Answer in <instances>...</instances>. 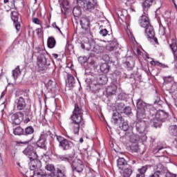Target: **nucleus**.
<instances>
[{
	"label": "nucleus",
	"mask_w": 177,
	"mask_h": 177,
	"mask_svg": "<svg viewBox=\"0 0 177 177\" xmlns=\"http://www.w3.org/2000/svg\"><path fill=\"white\" fill-rule=\"evenodd\" d=\"M157 168L158 169L160 168L161 169V168H162V165L161 164L158 165Z\"/></svg>",
	"instance_id": "63"
},
{
	"label": "nucleus",
	"mask_w": 177,
	"mask_h": 177,
	"mask_svg": "<svg viewBox=\"0 0 177 177\" xmlns=\"http://www.w3.org/2000/svg\"><path fill=\"white\" fill-rule=\"evenodd\" d=\"M19 112L10 115L9 120L10 122L13 125H20L21 123V118H20Z\"/></svg>",
	"instance_id": "13"
},
{
	"label": "nucleus",
	"mask_w": 177,
	"mask_h": 177,
	"mask_svg": "<svg viewBox=\"0 0 177 177\" xmlns=\"http://www.w3.org/2000/svg\"><path fill=\"white\" fill-rule=\"evenodd\" d=\"M23 111L19 112L21 117H31V109L30 108H24Z\"/></svg>",
	"instance_id": "32"
},
{
	"label": "nucleus",
	"mask_w": 177,
	"mask_h": 177,
	"mask_svg": "<svg viewBox=\"0 0 177 177\" xmlns=\"http://www.w3.org/2000/svg\"><path fill=\"white\" fill-rule=\"evenodd\" d=\"M109 44L106 46V50H109V52H113V50H115V49H117L118 48V43L117 41H108Z\"/></svg>",
	"instance_id": "20"
},
{
	"label": "nucleus",
	"mask_w": 177,
	"mask_h": 177,
	"mask_svg": "<svg viewBox=\"0 0 177 177\" xmlns=\"http://www.w3.org/2000/svg\"><path fill=\"white\" fill-rule=\"evenodd\" d=\"M70 46V43L68 41L66 43V48H67V49H68V47Z\"/></svg>",
	"instance_id": "64"
},
{
	"label": "nucleus",
	"mask_w": 177,
	"mask_h": 177,
	"mask_svg": "<svg viewBox=\"0 0 177 177\" xmlns=\"http://www.w3.org/2000/svg\"><path fill=\"white\" fill-rule=\"evenodd\" d=\"M80 26L84 31H89V28H91V21H89V18L87 17H82L80 21Z\"/></svg>",
	"instance_id": "16"
},
{
	"label": "nucleus",
	"mask_w": 177,
	"mask_h": 177,
	"mask_svg": "<svg viewBox=\"0 0 177 177\" xmlns=\"http://www.w3.org/2000/svg\"><path fill=\"white\" fill-rule=\"evenodd\" d=\"M47 45L48 48H50V49H53V48L55 46L56 40L53 38V37H48L47 41Z\"/></svg>",
	"instance_id": "34"
},
{
	"label": "nucleus",
	"mask_w": 177,
	"mask_h": 177,
	"mask_svg": "<svg viewBox=\"0 0 177 177\" xmlns=\"http://www.w3.org/2000/svg\"><path fill=\"white\" fill-rule=\"evenodd\" d=\"M171 2H173L176 9H177V0H171Z\"/></svg>",
	"instance_id": "59"
},
{
	"label": "nucleus",
	"mask_w": 177,
	"mask_h": 177,
	"mask_svg": "<svg viewBox=\"0 0 177 177\" xmlns=\"http://www.w3.org/2000/svg\"><path fill=\"white\" fill-rule=\"evenodd\" d=\"M124 109H125V104H124V103H122V102H120L118 104L116 110L118 113H122Z\"/></svg>",
	"instance_id": "42"
},
{
	"label": "nucleus",
	"mask_w": 177,
	"mask_h": 177,
	"mask_svg": "<svg viewBox=\"0 0 177 177\" xmlns=\"http://www.w3.org/2000/svg\"><path fill=\"white\" fill-rule=\"evenodd\" d=\"M108 81L109 78H107L106 75H100L97 79V82H98L99 85H104Z\"/></svg>",
	"instance_id": "27"
},
{
	"label": "nucleus",
	"mask_w": 177,
	"mask_h": 177,
	"mask_svg": "<svg viewBox=\"0 0 177 177\" xmlns=\"http://www.w3.org/2000/svg\"><path fill=\"white\" fill-rule=\"evenodd\" d=\"M32 23H34L35 24H41V20H39V19L38 18H33L32 19Z\"/></svg>",
	"instance_id": "52"
},
{
	"label": "nucleus",
	"mask_w": 177,
	"mask_h": 177,
	"mask_svg": "<svg viewBox=\"0 0 177 177\" xmlns=\"http://www.w3.org/2000/svg\"><path fill=\"white\" fill-rule=\"evenodd\" d=\"M145 118H137V122H136V129L137 132L138 133H142L141 135V140L142 142H146L147 140V136H146V127L147 125V123L146 122Z\"/></svg>",
	"instance_id": "5"
},
{
	"label": "nucleus",
	"mask_w": 177,
	"mask_h": 177,
	"mask_svg": "<svg viewBox=\"0 0 177 177\" xmlns=\"http://www.w3.org/2000/svg\"><path fill=\"white\" fill-rule=\"evenodd\" d=\"M77 5L83 6L88 12H92L97 6V0H77Z\"/></svg>",
	"instance_id": "6"
},
{
	"label": "nucleus",
	"mask_w": 177,
	"mask_h": 177,
	"mask_svg": "<svg viewBox=\"0 0 177 177\" xmlns=\"http://www.w3.org/2000/svg\"><path fill=\"white\" fill-rule=\"evenodd\" d=\"M169 131L170 133L173 135V136H177V126L172 125L169 127Z\"/></svg>",
	"instance_id": "39"
},
{
	"label": "nucleus",
	"mask_w": 177,
	"mask_h": 177,
	"mask_svg": "<svg viewBox=\"0 0 177 177\" xmlns=\"http://www.w3.org/2000/svg\"><path fill=\"white\" fill-rule=\"evenodd\" d=\"M50 177H60L64 176L66 175V167L60 166L59 168L57 169V171L54 173H50Z\"/></svg>",
	"instance_id": "17"
},
{
	"label": "nucleus",
	"mask_w": 177,
	"mask_h": 177,
	"mask_svg": "<svg viewBox=\"0 0 177 177\" xmlns=\"http://www.w3.org/2000/svg\"><path fill=\"white\" fill-rule=\"evenodd\" d=\"M100 34L102 35V37H106V35H109V37H110V35H109V31H107V29H102L100 30Z\"/></svg>",
	"instance_id": "49"
},
{
	"label": "nucleus",
	"mask_w": 177,
	"mask_h": 177,
	"mask_svg": "<svg viewBox=\"0 0 177 177\" xmlns=\"http://www.w3.org/2000/svg\"><path fill=\"white\" fill-rule=\"evenodd\" d=\"M24 154L28 157L29 160H35L37 158V152L34 151V147L31 145H28L24 151Z\"/></svg>",
	"instance_id": "10"
},
{
	"label": "nucleus",
	"mask_w": 177,
	"mask_h": 177,
	"mask_svg": "<svg viewBox=\"0 0 177 177\" xmlns=\"http://www.w3.org/2000/svg\"><path fill=\"white\" fill-rule=\"evenodd\" d=\"M11 19L14 23V26L17 31H20V28H21V26L20 25V22H19V12H17V11H12Z\"/></svg>",
	"instance_id": "14"
},
{
	"label": "nucleus",
	"mask_w": 177,
	"mask_h": 177,
	"mask_svg": "<svg viewBox=\"0 0 177 177\" xmlns=\"http://www.w3.org/2000/svg\"><path fill=\"white\" fill-rule=\"evenodd\" d=\"M2 164H3V160H2V156H1V153H0V167L1 165H2Z\"/></svg>",
	"instance_id": "60"
},
{
	"label": "nucleus",
	"mask_w": 177,
	"mask_h": 177,
	"mask_svg": "<svg viewBox=\"0 0 177 177\" xmlns=\"http://www.w3.org/2000/svg\"><path fill=\"white\" fill-rule=\"evenodd\" d=\"M139 24L140 27H142L143 28H146L149 27V26H151L147 12H143V15L140 17L139 19Z\"/></svg>",
	"instance_id": "12"
},
{
	"label": "nucleus",
	"mask_w": 177,
	"mask_h": 177,
	"mask_svg": "<svg viewBox=\"0 0 177 177\" xmlns=\"http://www.w3.org/2000/svg\"><path fill=\"white\" fill-rule=\"evenodd\" d=\"M125 136L127 138H129L131 143H136L137 142H139V140H142V136L135 134L132 131L126 132Z\"/></svg>",
	"instance_id": "15"
},
{
	"label": "nucleus",
	"mask_w": 177,
	"mask_h": 177,
	"mask_svg": "<svg viewBox=\"0 0 177 177\" xmlns=\"http://www.w3.org/2000/svg\"><path fill=\"white\" fill-rule=\"evenodd\" d=\"M160 175H161V171H160V170H158L153 174H151L149 177H160Z\"/></svg>",
	"instance_id": "51"
},
{
	"label": "nucleus",
	"mask_w": 177,
	"mask_h": 177,
	"mask_svg": "<svg viewBox=\"0 0 177 177\" xmlns=\"http://www.w3.org/2000/svg\"><path fill=\"white\" fill-rule=\"evenodd\" d=\"M120 113V112H118V111L113 113L111 118V122H113V124H117L118 121H120V122H122V121H124V118H122V116H121Z\"/></svg>",
	"instance_id": "19"
},
{
	"label": "nucleus",
	"mask_w": 177,
	"mask_h": 177,
	"mask_svg": "<svg viewBox=\"0 0 177 177\" xmlns=\"http://www.w3.org/2000/svg\"><path fill=\"white\" fill-rule=\"evenodd\" d=\"M130 149L131 151H134V153H136L138 150H139V145H138V144H132L130 146Z\"/></svg>",
	"instance_id": "45"
},
{
	"label": "nucleus",
	"mask_w": 177,
	"mask_h": 177,
	"mask_svg": "<svg viewBox=\"0 0 177 177\" xmlns=\"http://www.w3.org/2000/svg\"><path fill=\"white\" fill-rule=\"evenodd\" d=\"M59 160L65 162H69L71 165V169L73 174H82L84 168H85L82 160L75 158L73 154L62 155L59 156Z\"/></svg>",
	"instance_id": "1"
},
{
	"label": "nucleus",
	"mask_w": 177,
	"mask_h": 177,
	"mask_svg": "<svg viewBox=\"0 0 177 177\" xmlns=\"http://www.w3.org/2000/svg\"><path fill=\"white\" fill-rule=\"evenodd\" d=\"M138 171L141 175H145V174H146V171H147V166H143L142 168L138 169Z\"/></svg>",
	"instance_id": "47"
},
{
	"label": "nucleus",
	"mask_w": 177,
	"mask_h": 177,
	"mask_svg": "<svg viewBox=\"0 0 177 177\" xmlns=\"http://www.w3.org/2000/svg\"><path fill=\"white\" fill-rule=\"evenodd\" d=\"M167 118H168V113L162 110H159L156 111L155 117L151 119V124H152L155 128H160L162 122L167 121Z\"/></svg>",
	"instance_id": "3"
},
{
	"label": "nucleus",
	"mask_w": 177,
	"mask_h": 177,
	"mask_svg": "<svg viewBox=\"0 0 177 177\" xmlns=\"http://www.w3.org/2000/svg\"><path fill=\"white\" fill-rule=\"evenodd\" d=\"M151 64L152 66H158L159 67H162V68H165V67H167L165 64L160 63L158 61H151Z\"/></svg>",
	"instance_id": "43"
},
{
	"label": "nucleus",
	"mask_w": 177,
	"mask_h": 177,
	"mask_svg": "<svg viewBox=\"0 0 177 177\" xmlns=\"http://www.w3.org/2000/svg\"><path fill=\"white\" fill-rule=\"evenodd\" d=\"M68 4H69L68 1H67V0H64L63 1V2H62V7H63V9L64 10H66V9H68Z\"/></svg>",
	"instance_id": "50"
},
{
	"label": "nucleus",
	"mask_w": 177,
	"mask_h": 177,
	"mask_svg": "<svg viewBox=\"0 0 177 177\" xmlns=\"http://www.w3.org/2000/svg\"><path fill=\"white\" fill-rule=\"evenodd\" d=\"M145 33L147 34V37L149 39L154 38L156 35V32H154V28L151 25H149V26H147V28H145Z\"/></svg>",
	"instance_id": "21"
},
{
	"label": "nucleus",
	"mask_w": 177,
	"mask_h": 177,
	"mask_svg": "<svg viewBox=\"0 0 177 177\" xmlns=\"http://www.w3.org/2000/svg\"><path fill=\"white\" fill-rule=\"evenodd\" d=\"M13 133L14 135H24V129H23V128L18 127L17 128H15L13 131Z\"/></svg>",
	"instance_id": "38"
},
{
	"label": "nucleus",
	"mask_w": 177,
	"mask_h": 177,
	"mask_svg": "<svg viewBox=\"0 0 177 177\" xmlns=\"http://www.w3.org/2000/svg\"><path fill=\"white\" fill-rule=\"evenodd\" d=\"M136 177H145V174H140V173L136 175Z\"/></svg>",
	"instance_id": "61"
},
{
	"label": "nucleus",
	"mask_w": 177,
	"mask_h": 177,
	"mask_svg": "<svg viewBox=\"0 0 177 177\" xmlns=\"http://www.w3.org/2000/svg\"><path fill=\"white\" fill-rule=\"evenodd\" d=\"M137 118H146L147 104L142 99H138L136 102Z\"/></svg>",
	"instance_id": "7"
},
{
	"label": "nucleus",
	"mask_w": 177,
	"mask_h": 177,
	"mask_svg": "<svg viewBox=\"0 0 177 177\" xmlns=\"http://www.w3.org/2000/svg\"><path fill=\"white\" fill-rule=\"evenodd\" d=\"M117 162L119 169H121L122 171L124 168H127V160H125L124 158H119L117 160Z\"/></svg>",
	"instance_id": "24"
},
{
	"label": "nucleus",
	"mask_w": 177,
	"mask_h": 177,
	"mask_svg": "<svg viewBox=\"0 0 177 177\" xmlns=\"http://www.w3.org/2000/svg\"><path fill=\"white\" fill-rule=\"evenodd\" d=\"M169 48L171 49L174 57V62H177V56L175 55L177 52V43L175 39H172V43L169 44Z\"/></svg>",
	"instance_id": "22"
},
{
	"label": "nucleus",
	"mask_w": 177,
	"mask_h": 177,
	"mask_svg": "<svg viewBox=\"0 0 177 177\" xmlns=\"http://www.w3.org/2000/svg\"><path fill=\"white\" fill-rule=\"evenodd\" d=\"M132 175V169L131 168H127L123 170L122 176L123 177H130Z\"/></svg>",
	"instance_id": "37"
},
{
	"label": "nucleus",
	"mask_w": 177,
	"mask_h": 177,
	"mask_svg": "<svg viewBox=\"0 0 177 177\" xmlns=\"http://www.w3.org/2000/svg\"><path fill=\"white\" fill-rule=\"evenodd\" d=\"M66 84L70 88H73V86H74V84H75V78H74V76L72 75H68Z\"/></svg>",
	"instance_id": "30"
},
{
	"label": "nucleus",
	"mask_w": 177,
	"mask_h": 177,
	"mask_svg": "<svg viewBox=\"0 0 177 177\" xmlns=\"http://www.w3.org/2000/svg\"><path fill=\"white\" fill-rule=\"evenodd\" d=\"M125 64L128 69L132 70V68H133V67H135V59L133 57H131V58H130L129 61L127 60L125 62Z\"/></svg>",
	"instance_id": "35"
},
{
	"label": "nucleus",
	"mask_w": 177,
	"mask_h": 177,
	"mask_svg": "<svg viewBox=\"0 0 177 177\" xmlns=\"http://www.w3.org/2000/svg\"><path fill=\"white\" fill-rule=\"evenodd\" d=\"M57 140L59 142V146L62 150H70V149L74 147V143L64 137L57 136Z\"/></svg>",
	"instance_id": "8"
},
{
	"label": "nucleus",
	"mask_w": 177,
	"mask_h": 177,
	"mask_svg": "<svg viewBox=\"0 0 177 177\" xmlns=\"http://www.w3.org/2000/svg\"><path fill=\"white\" fill-rule=\"evenodd\" d=\"M12 75L14 78V80H16L17 78H19L20 75H21V71H20V66H17L15 69H14L12 72Z\"/></svg>",
	"instance_id": "31"
},
{
	"label": "nucleus",
	"mask_w": 177,
	"mask_h": 177,
	"mask_svg": "<svg viewBox=\"0 0 177 177\" xmlns=\"http://www.w3.org/2000/svg\"><path fill=\"white\" fill-rule=\"evenodd\" d=\"M164 84H170L174 82V77L172 76H167L163 77Z\"/></svg>",
	"instance_id": "44"
},
{
	"label": "nucleus",
	"mask_w": 177,
	"mask_h": 177,
	"mask_svg": "<svg viewBox=\"0 0 177 177\" xmlns=\"http://www.w3.org/2000/svg\"><path fill=\"white\" fill-rule=\"evenodd\" d=\"M160 97H159V96H157V97H156V99L155 101H154V104H157L160 103Z\"/></svg>",
	"instance_id": "56"
},
{
	"label": "nucleus",
	"mask_w": 177,
	"mask_h": 177,
	"mask_svg": "<svg viewBox=\"0 0 177 177\" xmlns=\"http://www.w3.org/2000/svg\"><path fill=\"white\" fill-rule=\"evenodd\" d=\"M162 149H164V148L163 147H157L156 150H155V151H157V153H160V151H161V150H162Z\"/></svg>",
	"instance_id": "57"
},
{
	"label": "nucleus",
	"mask_w": 177,
	"mask_h": 177,
	"mask_svg": "<svg viewBox=\"0 0 177 177\" xmlns=\"http://www.w3.org/2000/svg\"><path fill=\"white\" fill-rule=\"evenodd\" d=\"M45 168L46 171H49L50 172H51V174H55V172H56V170L55 169V166L52 164L46 165Z\"/></svg>",
	"instance_id": "41"
},
{
	"label": "nucleus",
	"mask_w": 177,
	"mask_h": 177,
	"mask_svg": "<svg viewBox=\"0 0 177 177\" xmlns=\"http://www.w3.org/2000/svg\"><path fill=\"white\" fill-rule=\"evenodd\" d=\"M39 137L43 138L46 142L47 139H53V134H52V132H50V131H44Z\"/></svg>",
	"instance_id": "25"
},
{
	"label": "nucleus",
	"mask_w": 177,
	"mask_h": 177,
	"mask_svg": "<svg viewBox=\"0 0 177 177\" xmlns=\"http://www.w3.org/2000/svg\"><path fill=\"white\" fill-rule=\"evenodd\" d=\"M36 145L39 149H46V141L44 138L39 137L37 141Z\"/></svg>",
	"instance_id": "28"
},
{
	"label": "nucleus",
	"mask_w": 177,
	"mask_h": 177,
	"mask_svg": "<svg viewBox=\"0 0 177 177\" xmlns=\"http://www.w3.org/2000/svg\"><path fill=\"white\" fill-rule=\"evenodd\" d=\"M53 57H54V59H57V57H59V55L57 54H53Z\"/></svg>",
	"instance_id": "62"
},
{
	"label": "nucleus",
	"mask_w": 177,
	"mask_h": 177,
	"mask_svg": "<svg viewBox=\"0 0 177 177\" xmlns=\"http://www.w3.org/2000/svg\"><path fill=\"white\" fill-rule=\"evenodd\" d=\"M26 117H27V118H26L25 119V120H24V122H25L26 124L30 122V121H31V118H32L31 116H26Z\"/></svg>",
	"instance_id": "55"
},
{
	"label": "nucleus",
	"mask_w": 177,
	"mask_h": 177,
	"mask_svg": "<svg viewBox=\"0 0 177 177\" xmlns=\"http://www.w3.org/2000/svg\"><path fill=\"white\" fill-rule=\"evenodd\" d=\"M165 176L166 177H176V174H172V173L168 171L166 173Z\"/></svg>",
	"instance_id": "53"
},
{
	"label": "nucleus",
	"mask_w": 177,
	"mask_h": 177,
	"mask_svg": "<svg viewBox=\"0 0 177 177\" xmlns=\"http://www.w3.org/2000/svg\"><path fill=\"white\" fill-rule=\"evenodd\" d=\"M27 104L26 103V100L23 97H19L15 100L14 109L18 111H21L26 109Z\"/></svg>",
	"instance_id": "9"
},
{
	"label": "nucleus",
	"mask_w": 177,
	"mask_h": 177,
	"mask_svg": "<svg viewBox=\"0 0 177 177\" xmlns=\"http://www.w3.org/2000/svg\"><path fill=\"white\" fill-rule=\"evenodd\" d=\"M156 0H145L142 3V10L143 12L147 13L149 9H150L151 5Z\"/></svg>",
	"instance_id": "18"
},
{
	"label": "nucleus",
	"mask_w": 177,
	"mask_h": 177,
	"mask_svg": "<svg viewBox=\"0 0 177 177\" xmlns=\"http://www.w3.org/2000/svg\"><path fill=\"white\" fill-rule=\"evenodd\" d=\"M117 93V86L115 84H112L106 88V95L108 96H111L112 95H115Z\"/></svg>",
	"instance_id": "23"
},
{
	"label": "nucleus",
	"mask_w": 177,
	"mask_h": 177,
	"mask_svg": "<svg viewBox=\"0 0 177 177\" xmlns=\"http://www.w3.org/2000/svg\"><path fill=\"white\" fill-rule=\"evenodd\" d=\"M122 122V125L120 126V129L124 132H131V130H129V124H128V122H125V120H124V121Z\"/></svg>",
	"instance_id": "33"
},
{
	"label": "nucleus",
	"mask_w": 177,
	"mask_h": 177,
	"mask_svg": "<svg viewBox=\"0 0 177 177\" xmlns=\"http://www.w3.org/2000/svg\"><path fill=\"white\" fill-rule=\"evenodd\" d=\"M96 41H97V39L90 40L88 43H86L84 44L82 43V49H85L86 50H91V52H94L95 53L97 54L102 53L103 52V47L97 44Z\"/></svg>",
	"instance_id": "4"
},
{
	"label": "nucleus",
	"mask_w": 177,
	"mask_h": 177,
	"mask_svg": "<svg viewBox=\"0 0 177 177\" xmlns=\"http://www.w3.org/2000/svg\"><path fill=\"white\" fill-rule=\"evenodd\" d=\"M169 93H176L177 92V85L173 84L171 87L169 88Z\"/></svg>",
	"instance_id": "48"
},
{
	"label": "nucleus",
	"mask_w": 177,
	"mask_h": 177,
	"mask_svg": "<svg viewBox=\"0 0 177 177\" xmlns=\"http://www.w3.org/2000/svg\"><path fill=\"white\" fill-rule=\"evenodd\" d=\"M42 32V29L41 28H37V35H39Z\"/></svg>",
	"instance_id": "58"
},
{
	"label": "nucleus",
	"mask_w": 177,
	"mask_h": 177,
	"mask_svg": "<svg viewBox=\"0 0 177 177\" xmlns=\"http://www.w3.org/2000/svg\"><path fill=\"white\" fill-rule=\"evenodd\" d=\"M50 63L48 61V56H39L37 57V66L39 68H46L48 66H50Z\"/></svg>",
	"instance_id": "11"
},
{
	"label": "nucleus",
	"mask_w": 177,
	"mask_h": 177,
	"mask_svg": "<svg viewBox=\"0 0 177 177\" xmlns=\"http://www.w3.org/2000/svg\"><path fill=\"white\" fill-rule=\"evenodd\" d=\"M53 28H56L57 30H58V31H59L60 34H62V30H60V28H59V26H57V25H56V22H53L52 24Z\"/></svg>",
	"instance_id": "54"
},
{
	"label": "nucleus",
	"mask_w": 177,
	"mask_h": 177,
	"mask_svg": "<svg viewBox=\"0 0 177 177\" xmlns=\"http://www.w3.org/2000/svg\"><path fill=\"white\" fill-rule=\"evenodd\" d=\"M126 115H129L132 113V109H131V106H127L123 110V112Z\"/></svg>",
	"instance_id": "46"
},
{
	"label": "nucleus",
	"mask_w": 177,
	"mask_h": 177,
	"mask_svg": "<svg viewBox=\"0 0 177 177\" xmlns=\"http://www.w3.org/2000/svg\"><path fill=\"white\" fill-rule=\"evenodd\" d=\"M24 135H32L34 133V128L32 126H29L25 129Z\"/></svg>",
	"instance_id": "40"
},
{
	"label": "nucleus",
	"mask_w": 177,
	"mask_h": 177,
	"mask_svg": "<svg viewBox=\"0 0 177 177\" xmlns=\"http://www.w3.org/2000/svg\"><path fill=\"white\" fill-rule=\"evenodd\" d=\"M77 7H75L73 10V16L75 17H80L82 13V10H81V8H83V6H81L80 5H77Z\"/></svg>",
	"instance_id": "29"
},
{
	"label": "nucleus",
	"mask_w": 177,
	"mask_h": 177,
	"mask_svg": "<svg viewBox=\"0 0 177 177\" xmlns=\"http://www.w3.org/2000/svg\"><path fill=\"white\" fill-rule=\"evenodd\" d=\"M84 113L82 109H80L77 104H75V109L73 113V115L71 117V122L69 124V128L75 135L80 133V128L81 123L82 122V115Z\"/></svg>",
	"instance_id": "2"
},
{
	"label": "nucleus",
	"mask_w": 177,
	"mask_h": 177,
	"mask_svg": "<svg viewBox=\"0 0 177 177\" xmlns=\"http://www.w3.org/2000/svg\"><path fill=\"white\" fill-rule=\"evenodd\" d=\"M100 71L102 73H104V74H107L109 71H110V66H109V64L104 63L100 66Z\"/></svg>",
	"instance_id": "36"
},
{
	"label": "nucleus",
	"mask_w": 177,
	"mask_h": 177,
	"mask_svg": "<svg viewBox=\"0 0 177 177\" xmlns=\"http://www.w3.org/2000/svg\"><path fill=\"white\" fill-rule=\"evenodd\" d=\"M35 53L37 55V57L38 56H48L46 50L39 47L35 48Z\"/></svg>",
	"instance_id": "26"
}]
</instances>
